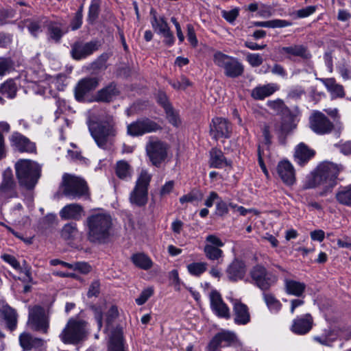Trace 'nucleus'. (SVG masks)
<instances>
[{"label": "nucleus", "instance_id": "f257e3e1", "mask_svg": "<svg viewBox=\"0 0 351 351\" xmlns=\"http://www.w3.org/2000/svg\"><path fill=\"white\" fill-rule=\"evenodd\" d=\"M342 169V165H338L331 162H324L311 174L306 181L305 186L307 189H311L318 185H323L324 191L321 195H326L337 185V177Z\"/></svg>", "mask_w": 351, "mask_h": 351}, {"label": "nucleus", "instance_id": "f03ea898", "mask_svg": "<svg viewBox=\"0 0 351 351\" xmlns=\"http://www.w3.org/2000/svg\"><path fill=\"white\" fill-rule=\"evenodd\" d=\"M88 130L97 145L101 149L111 146L117 134L114 119L108 116L98 121H89Z\"/></svg>", "mask_w": 351, "mask_h": 351}, {"label": "nucleus", "instance_id": "7ed1b4c3", "mask_svg": "<svg viewBox=\"0 0 351 351\" xmlns=\"http://www.w3.org/2000/svg\"><path fill=\"white\" fill-rule=\"evenodd\" d=\"M16 176L21 187L32 190L41 176V166L28 159H20L14 165Z\"/></svg>", "mask_w": 351, "mask_h": 351}, {"label": "nucleus", "instance_id": "20e7f679", "mask_svg": "<svg viewBox=\"0 0 351 351\" xmlns=\"http://www.w3.org/2000/svg\"><path fill=\"white\" fill-rule=\"evenodd\" d=\"M86 224L88 240L93 243H101L110 236L112 218L106 213H93L88 217Z\"/></svg>", "mask_w": 351, "mask_h": 351}, {"label": "nucleus", "instance_id": "39448f33", "mask_svg": "<svg viewBox=\"0 0 351 351\" xmlns=\"http://www.w3.org/2000/svg\"><path fill=\"white\" fill-rule=\"evenodd\" d=\"M62 195L69 199H80L88 196L86 182L81 178L64 173L60 185Z\"/></svg>", "mask_w": 351, "mask_h": 351}, {"label": "nucleus", "instance_id": "423d86ee", "mask_svg": "<svg viewBox=\"0 0 351 351\" xmlns=\"http://www.w3.org/2000/svg\"><path fill=\"white\" fill-rule=\"evenodd\" d=\"M86 322L71 318L59 335V338L65 344H77L86 335Z\"/></svg>", "mask_w": 351, "mask_h": 351}, {"label": "nucleus", "instance_id": "0eeeda50", "mask_svg": "<svg viewBox=\"0 0 351 351\" xmlns=\"http://www.w3.org/2000/svg\"><path fill=\"white\" fill-rule=\"evenodd\" d=\"M152 176L147 171H142L130 194V202L137 207L145 206L148 202V187Z\"/></svg>", "mask_w": 351, "mask_h": 351}, {"label": "nucleus", "instance_id": "6e6552de", "mask_svg": "<svg viewBox=\"0 0 351 351\" xmlns=\"http://www.w3.org/2000/svg\"><path fill=\"white\" fill-rule=\"evenodd\" d=\"M213 61L217 66L223 69L225 75L228 77H238L244 72V66L237 58L222 52H216L214 54Z\"/></svg>", "mask_w": 351, "mask_h": 351}, {"label": "nucleus", "instance_id": "1a4fd4ad", "mask_svg": "<svg viewBox=\"0 0 351 351\" xmlns=\"http://www.w3.org/2000/svg\"><path fill=\"white\" fill-rule=\"evenodd\" d=\"M49 315L40 306L29 307L27 325L32 330L47 334L49 328Z\"/></svg>", "mask_w": 351, "mask_h": 351}, {"label": "nucleus", "instance_id": "9d476101", "mask_svg": "<svg viewBox=\"0 0 351 351\" xmlns=\"http://www.w3.org/2000/svg\"><path fill=\"white\" fill-rule=\"evenodd\" d=\"M250 276L252 283L263 291L269 290L278 280L276 275L268 272L261 265L254 266L250 271Z\"/></svg>", "mask_w": 351, "mask_h": 351}, {"label": "nucleus", "instance_id": "9b49d317", "mask_svg": "<svg viewBox=\"0 0 351 351\" xmlns=\"http://www.w3.org/2000/svg\"><path fill=\"white\" fill-rule=\"evenodd\" d=\"M224 245L222 240L216 234H208L205 238L204 253L207 259L220 264L223 262L224 254L221 247Z\"/></svg>", "mask_w": 351, "mask_h": 351}, {"label": "nucleus", "instance_id": "f8f14e48", "mask_svg": "<svg viewBox=\"0 0 351 351\" xmlns=\"http://www.w3.org/2000/svg\"><path fill=\"white\" fill-rule=\"evenodd\" d=\"M241 345L236 334L229 330H221L217 332L210 341L206 351H217L223 347L233 346Z\"/></svg>", "mask_w": 351, "mask_h": 351}, {"label": "nucleus", "instance_id": "ddd939ff", "mask_svg": "<svg viewBox=\"0 0 351 351\" xmlns=\"http://www.w3.org/2000/svg\"><path fill=\"white\" fill-rule=\"evenodd\" d=\"M18 197L17 184L15 182L12 169L8 167L2 173L0 184V202H5Z\"/></svg>", "mask_w": 351, "mask_h": 351}, {"label": "nucleus", "instance_id": "4468645a", "mask_svg": "<svg viewBox=\"0 0 351 351\" xmlns=\"http://www.w3.org/2000/svg\"><path fill=\"white\" fill-rule=\"evenodd\" d=\"M168 145L159 140L151 139L146 145L147 154L152 165L158 167L167 156Z\"/></svg>", "mask_w": 351, "mask_h": 351}, {"label": "nucleus", "instance_id": "2eb2a0df", "mask_svg": "<svg viewBox=\"0 0 351 351\" xmlns=\"http://www.w3.org/2000/svg\"><path fill=\"white\" fill-rule=\"evenodd\" d=\"M309 128L317 135H326L332 132L334 124L324 114L317 111L309 117Z\"/></svg>", "mask_w": 351, "mask_h": 351}, {"label": "nucleus", "instance_id": "dca6fc26", "mask_svg": "<svg viewBox=\"0 0 351 351\" xmlns=\"http://www.w3.org/2000/svg\"><path fill=\"white\" fill-rule=\"evenodd\" d=\"M160 129V126L155 121L148 118H142L129 124L127 126V133L132 136H138Z\"/></svg>", "mask_w": 351, "mask_h": 351}, {"label": "nucleus", "instance_id": "f3484780", "mask_svg": "<svg viewBox=\"0 0 351 351\" xmlns=\"http://www.w3.org/2000/svg\"><path fill=\"white\" fill-rule=\"evenodd\" d=\"M100 43L97 40L84 43L76 41L71 45V55L75 60L84 59L99 49Z\"/></svg>", "mask_w": 351, "mask_h": 351}, {"label": "nucleus", "instance_id": "a211bd4d", "mask_svg": "<svg viewBox=\"0 0 351 351\" xmlns=\"http://www.w3.org/2000/svg\"><path fill=\"white\" fill-rule=\"evenodd\" d=\"M232 132L231 124L222 117H215L212 119L210 125V133L213 138H229Z\"/></svg>", "mask_w": 351, "mask_h": 351}, {"label": "nucleus", "instance_id": "6ab92c4d", "mask_svg": "<svg viewBox=\"0 0 351 351\" xmlns=\"http://www.w3.org/2000/svg\"><path fill=\"white\" fill-rule=\"evenodd\" d=\"M99 85V80L97 77H85L82 79L75 88V97L82 101L85 96L90 91L95 89Z\"/></svg>", "mask_w": 351, "mask_h": 351}, {"label": "nucleus", "instance_id": "aec40b11", "mask_svg": "<svg viewBox=\"0 0 351 351\" xmlns=\"http://www.w3.org/2000/svg\"><path fill=\"white\" fill-rule=\"evenodd\" d=\"M278 51L288 59L298 57L304 60H308L312 56L308 47L304 45H291L282 47Z\"/></svg>", "mask_w": 351, "mask_h": 351}, {"label": "nucleus", "instance_id": "412c9836", "mask_svg": "<svg viewBox=\"0 0 351 351\" xmlns=\"http://www.w3.org/2000/svg\"><path fill=\"white\" fill-rule=\"evenodd\" d=\"M313 324V317L311 314L306 313L298 316L293 320L291 330L296 335H303L311 330Z\"/></svg>", "mask_w": 351, "mask_h": 351}, {"label": "nucleus", "instance_id": "4be33fe9", "mask_svg": "<svg viewBox=\"0 0 351 351\" xmlns=\"http://www.w3.org/2000/svg\"><path fill=\"white\" fill-rule=\"evenodd\" d=\"M10 141L11 145L20 152L32 153L36 150L35 144L19 132H13Z\"/></svg>", "mask_w": 351, "mask_h": 351}, {"label": "nucleus", "instance_id": "5701e85b", "mask_svg": "<svg viewBox=\"0 0 351 351\" xmlns=\"http://www.w3.org/2000/svg\"><path fill=\"white\" fill-rule=\"evenodd\" d=\"M226 273L231 282L242 280L246 274L245 263L241 260L235 258L227 267Z\"/></svg>", "mask_w": 351, "mask_h": 351}, {"label": "nucleus", "instance_id": "b1692460", "mask_svg": "<svg viewBox=\"0 0 351 351\" xmlns=\"http://www.w3.org/2000/svg\"><path fill=\"white\" fill-rule=\"evenodd\" d=\"M297 123L292 116L285 117L280 122H275L272 126L274 132L280 139H284L293 130Z\"/></svg>", "mask_w": 351, "mask_h": 351}, {"label": "nucleus", "instance_id": "393cba45", "mask_svg": "<svg viewBox=\"0 0 351 351\" xmlns=\"http://www.w3.org/2000/svg\"><path fill=\"white\" fill-rule=\"evenodd\" d=\"M64 220L80 221L84 215V208L79 204L72 203L64 206L59 213Z\"/></svg>", "mask_w": 351, "mask_h": 351}, {"label": "nucleus", "instance_id": "a878e982", "mask_svg": "<svg viewBox=\"0 0 351 351\" xmlns=\"http://www.w3.org/2000/svg\"><path fill=\"white\" fill-rule=\"evenodd\" d=\"M210 305L215 313L221 317H230V310L228 306L223 302L221 295L216 290H213L210 295Z\"/></svg>", "mask_w": 351, "mask_h": 351}, {"label": "nucleus", "instance_id": "bb28decb", "mask_svg": "<svg viewBox=\"0 0 351 351\" xmlns=\"http://www.w3.org/2000/svg\"><path fill=\"white\" fill-rule=\"evenodd\" d=\"M19 343L23 351H29L32 349H41L45 346V341L40 338L33 337L28 332H23L19 337Z\"/></svg>", "mask_w": 351, "mask_h": 351}, {"label": "nucleus", "instance_id": "cd10ccee", "mask_svg": "<svg viewBox=\"0 0 351 351\" xmlns=\"http://www.w3.org/2000/svg\"><path fill=\"white\" fill-rule=\"evenodd\" d=\"M277 171L283 182L291 186L295 182V170L293 165L288 160H283L278 163Z\"/></svg>", "mask_w": 351, "mask_h": 351}, {"label": "nucleus", "instance_id": "c85d7f7f", "mask_svg": "<svg viewBox=\"0 0 351 351\" xmlns=\"http://www.w3.org/2000/svg\"><path fill=\"white\" fill-rule=\"evenodd\" d=\"M234 322L239 325H245L250 322V314L248 307L239 300L233 302Z\"/></svg>", "mask_w": 351, "mask_h": 351}, {"label": "nucleus", "instance_id": "c756f323", "mask_svg": "<svg viewBox=\"0 0 351 351\" xmlns=\"http://www.w3.org/2000/svg\"><path fill=\"white\" fill-rule=\"evenodd\" d=\"M107 351H128L125 345L121 328H116L111 332Z\"/></svg>", "mask_w": 351, "mask_h": 351}, {"label": "nucleus", "instance_id": "7c9ffc66", "mask_svg": "<svg viewBox=\"0 0 351 351\" xmlns=\"http://www.w3.org/2000/svg\"><path fill=\"white\" fill-rule=\"evenodd\" d=\"M279 89V86L274 83L259 85L252 90L251 96L256 100H263L271 96Z\"/></svg>", "mask_w": 351, "mask_h": 351}, {"label": "nucleus", "instance_id": "2f4dec72", "mask_svg": "<svg viewBox=\"0 0 351 351\" xmlns=\"http://www.w3.org/2000/svg\"><path fill=\"white\" fill-rule=\"evenodd\" d=\"M209 166L211 168L221 169L231 165V161L227 160L222 151L212 148L210 151Z\"/></svg>", "mask_w": 351, "mask_h": 351}, {"label": "nucleus", "instance_id": "473e14b6", "mask_svg": "<svg viewBox=\"0 0 351 351\" xmlns=\"http://www.w3.org/2000/svg\"><path fill=\"white\" fill-rule=\"evenodd\" d=\"M319 80L324 85L332 99L343 98L345 97L343 86L337 83L335 78H321Z\"/></svg>", "mask_w": 351, "mask_h": 351}, {"label": "nucleus", "instance_id": "72a5a7b5", "mask_svg": "<svg viewBox=\"0 0 351 351\" xmlns=\"http://www.w3.org/2000/svg\"><path fill=\"white\" fill-rule=\"evenodd\" d=\"M315 152L313 149L303 143H300L295 148V159L298 164L301 166L308 162L315 155Z\"/></svg>", "mask_w": 351, "mask_h": 351}, {"label": "nucleus", "instance_id": "f704fd0d", "mask_svg": "<svg viewBox=\"0 0 351 351\" xmlns=\"http://www.w3.org/2000/svg\"><path fill=\"white\" fill-rule=\"evenodd\" d=\"M119 93L114 83H110L106 87L99 90L96 95V100L98 101L110 102Z\"/></svg>", "mask_w": 351, "mask_h": 351}, {"label": "nucleus", "instance_id": "c9c22d12", "mask_svg": "<svg viewBox=\"0 0 351 351\" xmlns=\"http://www.w3.org/2000/svg\"><path fill=\"white\" fill-rule=\"evenodd\" d=\"M114 172L116 176L122 180L130 181L133 176L132 166L125 160H119L116 163Z\"/></svg>", "mask_w": 351, "mask_h": 351}, {"label": "nucleus", "instance_id": "e433bc0d", "mask_svg": "<svg viewBox=\"0 0 351 351\" xmlns=\"http://www.w3.org/2000/svg\"><path fill=\"white\" fill-rule=\"evenodd\" d=\"M0 316L5 320L7 328L13 331L17 326V314L14 309L4 306L0 310Z\"/></svg>", "mask_w": 351, "mask_h": 351}, {"label": "nucleus", "instance_id": "4c0bfd02", "mask_svg": "<svg viewBox=\"0 0 351 351\" xmlns=\"http://www.w3.org/2000/svg\"><path fill=\"white\" fill-rule=\"evenodd\" d=\"M151 24L154 30L158 34H162L170 27L164 16L158 17L156 11L154 9L150 10Z\"/></svg>", "mask_w": 351, "mask_h": 351}, {"label": "nucleus", "instance_id": "58836bf2", "mask_svg": "<svg viewBox=\"0 0 351 351\" xmlns=\"http://www.w3.org/2000/svg\"><path fill=\"white\" fill-rule=\"evenodd\" d=\"M285 285L288 294L298 297L302 295L306 289V285L304 283L293 280L286 279Z\"/></svg>", "mask_w": 351, "mask_h": 351}, {"label": "nucleus", "instance_id": "ea45409f", "mask_svg": "<svg viewBox=\"0 0 351 351\" xmlns=\"http://www.w3.org/2000/svg\"><path fill=\"white\" fill-rule=\"evenodd\" d=\"M132 262L133 264L143 270H148L153 266L152 259L144 253H136L132 256Z\"/></svg>", "mask_w": 351, "mask_h": 351}, {"label": "nucleus", "instance_id": "a19ab883", "mask_svg": "<svg viewBox=\"0 0 351 351\" xmlns=\"http://www.w3.org/2000/svg\"><path fill=\"white\" fill-rule=\"evenodd\" d=\"M24 23L29 34L34 38H38L43 30L44 23L41 19H28L24 21Z\"/></svg>", "mask_w": 351, "mask_h": 351}, {"label": "nucleus", "instance_id": "79ce46f5", "mask_svg": "<svg viewBox=\"0 0 351 351\" xmlns=\"http://www.w3.org/2000/svg\"><path fill=\"white\" fill-rule=\"evenodd\" d=\"M337 202L343 205L351 206V184L341 186L336 193Z\"/></svg>", "mask_w": 351, "mask_h": 351}, {"label": "nucleus", "instance_id": "37998d69", "mask_svg": "<svg viewBox=\"0 0 351 351\" xmlns=\"http://www.w3.org/2000/svg\"><path fill=\"white\" fill-rule=\"evenodd\" d=\"M17 91L16 84L12 80H8L0 85V94L8 99L16 97Z\"/></svg>", "mask_w": 351, "mask_h": 351}, {"label": "nucleus", "instance_id": "c03bdc74", "mask_svg": "<svg viewBox=\"0 0 351 351\" xmlns=\"http://www.w3.org/2000/svg\"><path fill=\"white\" fill-rule=\"evenodd\" d=\"M263 300L271 313L276 314L282 308V304L271 293H263Z\"/></svg>", "mask_w": 351, "mask_h": 351}, {"label": "nucleus", "instance_id": "a18cd8bd", "mask_svg": "<svg viewBox=\"0 0 351 351\" xmlns=\"http://www.w3.org/2000/svg\"><path fill=\"white\" fill-rule=\"evenodd\" d=\"M78 235V229L75 223L65 224L61 230V237L64 240L73 241Z\"/></svg>", "mask_w": 351, "mask_h": 351}, {"label": "nucleus", "instance_id": "49530a36", "mask_svg": "<svg viewBox=\"0 0 351 351\" xmlns=\"http://www.w3.org/2000/svg\"><path fill=\"white\" fill-rule=\"evenodd\" d=\"M291 23L286 20L274 19L267 21H255L253 25L255 27H262L268 28L285 27L290 26Z\"/></svg>", "mask_w": 351, "mask_h": 351}, {"label": "nucleus", "instance_id": "de8ad7c7", "mask_svg": "<svg viewBox=\"0 0 351 351\" xmlns=\"http://www.w3.org/2000/svg\"><path fill=\"white\" fill-rule=\"evenodd\" d=\"M188 272L193 276L199 277L208 268L206 262H193L186 266Z\"/></svg>", "mask_w": 351, "mask_h": 351}, {"label": "nucleus", "instance_id": "09e8293b", "mask_svg": "<svg viewBox=\"0 0 351 351\" xmlns=\"http://www.w3.org/2000/svg\"><path fill=\"white\" fill-rule=\"evenodd\" d=\"M49 38L55 42H59L64 32L60 25L56 23H50L48 25Z\"/></svg>", "mask_w": 351, "mask_h": 351}, {"label": "nucleus", "instance_id": "8fccbe9b", "mask_svg": "<svg viewBox=\"0 0 351 351\" xmlns=\"http://www.w3.org/2000/svg\"><path fill=\"white\" fill-rule=\"evenodd\" d=\"M100 2L99 0H92L89 6L87 21L93 24L98 18L99 13Z\"/></svg>", "mask_w": 351, "mask_h": 351}, {"label": "nucleus", "instance_id": "3c124183", "mask_svg": "<svg viewBox=\"0 0 351 351\" xmlns=\"http://www.w3.org/2000/svg\"><path fill=\"white\" fill-rule=\"evenodd\" d=\"M166 117L168 121L174 127H178L181 124V119L178 112L173 107L167 108L165 110Z\"/></svg>", "mask_w": 351, "mask_h": 351}, {"label": "nucleus", "instance_id": "603ef678", "mask_svg": "<svg viewBox=\"0 0 351 351\" xmlns=\"http://www.w3.org/2000/svg\"><path fill=\"white\" fill-rule=\"evenodd\" d=\"M154 292V289L153 287H149L144 289L141 293L139 297L135 300L136 303L139 306L144 304L148 299L153 295Z\"/></svg>", "mask_w": 351, "mask_h": 351}, {"label": "nucleus", "instance_id": "864d4df0", "mask_svg": "<svg viewBox=\"0 0 351 351\" xmlns=\"http://www.w3.org/2000/svg\"><path fill=\"white\" fill-rule=\"evenodd\" d=\"M337 69L343 80H351V66L348 62H344L339 64Z\"/></svg>", "mask_w": 351, "mask_h": 351}, {"label": "nucleus", "instance_id": "5fc2aeb1", "mask_svg": "<svg viewBox=\"0 0 351 351\" xmlns=\"http://www.w3.org/2000/svg\"><path fill=\"white\" fill-rule=\"evenodd\" d=\"M228 203L219 197L215 205V214L220 217H223L228 213Z\"/></svg>", "mask_w": 351, "mask_h": 351}, {"label": "nucleus", "instance_id": "6e6d98bb", "mask_svg": "<svg viewBox=\"0 0 351 351\" xmlns=\"http://www.w3.org/2000/svg\"><path fill=\"white\" fill-rule=\"evenodd\" d=\"M169 83L177 90L185 89L191 85L189 80L184 76H181L180 80H169Z\"/></svg>", "mask_w": 351, "mask_h": 351}, {"label": "nucleus", "instance_id": "4d7b16f0", "mask_svg": "<svg viewBox=\"0 0 351 351\" xmlns=\"http://www.w3.org/2000/svg\"><path fill=\"white\" fill-rule=\"evenodd\" d=\"M246 60L252 67L259 66L263 62V58L259 53H248Z\"/></svg>", "mask_w": 351, "mask_h": 351}, {"label": "nucleus", "instance_id": "13d9d810", "mask_svg": "<svg viewBox=\"0 0 351 351\" xmlns=\"http://www.w3.org/2000/svg\"><path fill=\"white\" fill-rule=\"evenodd\" d=\"M118 316V309L115 306H111L106 314V329L110 330V327L114 320Z\"/></svg>", "mask_w": 351, "mask_h": 351}, {"label": "nucleus", "instance_id": "bf43d9fd", "mask_svg": "<svg viewBox=\"0 0 351 351\" xmlns=\"http://www.w3.org/2000/svg\"><path fill=\"white\" fill-rule=\"evenodd\" d=\"M239 14V10L238 8H234L231 10L226 11V10H222L221 11V16L222 17L226 19L228 22L230 23H233L237 16Z\"/></svg>", "mask_w": 351, "mask_h": 351}, {"label": "nucleus", "instance_id": "052dcab7", "mask_svg": "<svg viewBox=\"0 0 351 351\" xmlns=\"http://www.w3.org/2000/svg\"><path fill=\"white\" fill-rule=\"evenodd\" d=\"M82 10L80 8L75 14V16L71 22V28L73 31L80 29L82 24Z\"/></svg>", "mask_w": 351, "mask_h": 351}, {"label": "nucleus", "instance_id": "680f3d73", "mask_svg": "<svg viewBox=\"0 0 351 351\" xmlns=\"http://www.w3.org/2000/svg\"><path fill=\"white\" fill-rule=\"evenodd\" d=\"M12 67V62L10 58L0 57V75H3Z\"/></svg>", "mask_w": 351, "mask_h": 351}, {"label": "nucleus", "instance_id": "e2e57ef3", "mask_svg": "<svg viewBox=\"0 0 351 351\" xmlns=\"http://www.w3.org/2000/svg\"><path fill=\"white\" fill-rule=\"evenodd\" d=\"M305 94L304 88L301 86H295L292 87L288 93L289 97L294 99H300Z\"/></svg>", "mask_w": 351, "mask_h": 351}, {"label": "nucleus", "instance_id": "0e129e2a", "mask_svg": "<svg viewBox=\"0 0 351 351\" xmlns=\"http://www.w3.org/2000/svg\"><path fill=\"white\" fill-rule=\"evenodd\" d=\"M1 258L5 262L10 265L14 269L16 270L21 269L20 263L14 256L8 254H4L1 256Z\"/></svg>", "mask_w": 351, "mask_h": 351}, {"label": "nucleus", "instance_id": "69168bd1", "mask_svg": "<svg viewBox=\"0 0 351 351\" xmlns=\"http://www.w3.org/2000/svg\"><path fill=\"white\" fill-rule=\"evenodd\" d=\"M78 271L83 274L89 273L91 270V267L89 264L85 262H76L73 264V269Z\"/></svg>", "mask_w": 351, "mask_h": 351}, {"label": "nucleus", "instance_id": "338daca9", "mask_svg": "<svg viewBox=\"0 0 351 351\" xmlns=\"http://www.w3.org/2000/svg\"><path fill=\"white\" fill-rule=\"evenodd\" d=\"M99 291L100 282L99 280H95L93 281L92 283L90 284L88 289V291L87 293V295L88 298H91L93 296L97 297L99 293Z\"/></svg>", "mask_w": 351, "mask_h": 351}, {"label": "nucleus", "instance_id": "774afa93", "mask_svg": "<svg viewBox=\"0 0 351 351\" xmlns=\"http://www.w3.org/2000/svg\"><path fill=\"white\" fill-rule=\"evenodd\" d=\"M337 146L339 148L340 152L344 155L351 154V140L340 141Z\"/></svg>", "mask_w": 351, "mask_h": 351}]
</instances>
